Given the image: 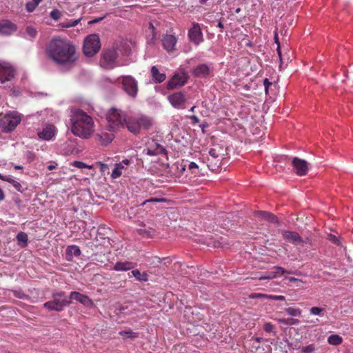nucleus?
<instances>
[{"instance_id": "f257e3e1", "label": "nucleus", "mask_w": 353, "mask_h": 353, "mask_svg": "<svg viewBox=\"0 0 353 353\" xmlns=\"http://www.w3.org/2000/svg\"><path fill=\"white\" fill-rule=\"evenodd\" d=\"M46 52L54 63L67 70L76 65L79 57L75 46L60 37L52 39L46 46Z\"/></svg>"}, {"instance_id": "f03ea898", "label": "nucleus", "mask_w": 353, "mask_h": 353, "mask_svg": "<svg viewBox=\"0 0 353 353\" xmlns=\"http://www.w3.org/2000/svg\"><path fill=\"white\" fill-rule=\"evenodd\" d=\"M131 52L130 46L127 41H117L113 45L104 49L101 54L99 65L105 70H112L120 66L118 63L119 54L123 56H128Z\"/></svg>"}, {"instance_id": "7ed1b4c3", "label": "nucleus", "mask_w": 353, "mask_h": 353, "mask_svg": "<svg viewBox=\"0 0 353 353\" xmlns=\"http://www.w3.org/2000/svg\"><path fill=\"white\" fill-rule=\"evenodd\" d=\"M70 126L74 135L88 139L93 133L94 125L92 118L86 112L80 109H72Z\"/></svg>"}, {"instance_id": "20e7f679", "label": "nucleus", "mask_w": 353, "mask_h": 353, "mask_svg": "<svg viewBox=\"0 0 353 353\" xmlns=\"http://www.w3.org/2000/svg\"><path fill=\"white\" fill-rule=\"evenodd\" d=\"M71 303L72 301L68 299L65 292L54 291L52 294V300L46 302L43 307L49 311L61 312Z\"/></svg>"}, {"instance_id": "39448f33", "label": "nucleus", "mask_w": 353, "mask_h": 353, "mask_svg": "<svg viewBox=\"0 0 353 353\" xmlns=\"http://www.w3.org/2000/svg\"><path fill=\"white\" fill-rule=\"evenodd\" d=\"M151 125V119L145 116H127L125 120V128L126 127L130 132L134 134H138L141 128L144 129H149Z\"/></svg>"}, {"instance_id": "423d86ee", "label": "nucleus", "mask_w": 353, "mask_h": 353, "mask_svg": "<svg viewBox=\"0 0 353 353\" xmlns=\"http://www.w3.org/2000/svg\"><path fill=\"white\" fill-rule=\"evenodd\" d=\"M106 117L108 128L110 130L116 131L125 128V120L127 115L123 113L121 110L116 108H111Z\"/></svg>"}, {"instance_id": "0eeeda50", "label": "nucleus", "mask_w": 353, "mask_h": 353, "mask_svg": "<svg viewBox=\"0 0 353 353\" xmlns=\"http://www.w3.org/2000/svg\"><path fill=\"white\" fill-rule=\"evenodd\" d=\"M100 48L101 43L97 34H90L85 39L83 51L85 56H94L99 51Z\"/></svg>"}, {"instance_id": "6e6552de", "label": "nucleus", "mask_w": 353, "mask_h": 353, "mask_svg": "<svg viewBox=\"0 0 353 353\" xmlns=\"http://www.w3.org/2000/svg\"><path fill=\"white\" fill-rule=\"evenodd\" d=\"M121 79L122 88L125 92L130 97L135 98L138 93V82L132 76H122L118 79Z\"/></svg>"}, {"instance_id": "1a4fd4ad", "label": "nucleus", "mask_w": 353, "mask_h": 353, "mask_svg": "<svg viewBox=\"0 0 353 353\" xmlns=\"http://www.w3.org/2000/svg\"><path fill=\"white\" fill-rule=\"evenodd\" d=\"M21 121V117L17 112L7 114L1 121L0 125L3 132L14 130Z\"/></svg>"}, {"instance_id": "9d476101", "label": "nucleus", "mask_w": 353, "mask_h": 353, "mask_svg": "<svg viewBox=\"0 0 353 353\" xmlns=\"http://www.w3.org/2000/svg\"><path fill=\"white\" fill-rule=\"evenodd\" d=\"M16 76L15 68L9 62L0 61V82L11 81Z\"/></svg>"}, {"instance_id": "9b49d317", "label": "nucleus", "mask_w": 353, "mask_h": 353, "mask_svg": "<svg viewBox=\"0 0 353 353\" xmlns=\"http://www.w3.org/2000/svg\"><path fill=\"white\" fill-rule=\"evenodd\" d=\"M188 37L189 40L196 46H199L203 41V33L198 23H193L192 27L188 30Z\"/></svg>"}, {"instance_id": "f8f14e48", "label": "nucleus", "mask_w": 353, "mask_h": 353, "mask_svg": "<svg viewBox=\"0 0 353 353\" xmlns=\"http://www.w3.org/2000/svg\"><path fill=\"white\" fill-rule=\"evenodd\" d=\"M147 148L144 150L146 154L150 156H155L161 154H166L164 147L159 143L157 139H152L147 143Z\"/></svg>"}, {"instance_id": "ddd939ff", "label": "nucleus", "mask_w": 353, "mask_h": 353, "mask_svg": "<svg viewBox=\"0 0 353 353\" xmlns=\"http://www.w3.org/2000/svg\"><path fill=\"white\" fill-rule=\"evenodd\" d=\"M188 76L185 74L174 75L167 83L168 90H174L184 85L188 81Z\"/></svg>"}, {"instance_id": "4468645a", "label": "nucleus", "mask_w": 353, "mask_h": 353, "mask_svg": "<svg viewBox=\"0 0 353 353\" xmlns=\"http://www.w3.org/2000/svg\"><path fill=\"white\" fill-rule=\"evenodd\" d=\"M292 165L295 173L299 176H304L308 172V163L306 161L294 157L292 159Z\"/></svg>"}, {"instance_id": "2eb2a0df", "label": "nucleus", "mask_w": 353, "mask_h": 353, "mask_svg": "<svg viewBox=\"0 0 353 353\" xmlns=\"http://www.w3.org/2000/svg\"><path fill=\"white\" fill-rule=\"evenodd\" d=\"M70 300H75L87 307H92L94 306L93 301L87 295L82 294L79 292L73 291L70 292Z\"/></svg>"}, {"instance_id": "dca6fc26", "label": "nucleus", "mask_w": 353, "mask_h": 353, "mask_svg": "<svg viewBox=\"0 0 353 353\" xmlns=\"http://www.w3.org/2000/svg\"><path fill=\"white\" fill-rule=\"evenodd\" d=\"M171 105L175 108H181L186 101V97L183 92H174L168 97Z\"/></svg>"}, {"instance_id": "f3484780", "label": "nucleus", "mask_w": 353, "mask_h": 353, "mask_svg": "<svg viewBox=\"0 0 353 353\" xmlns=\"http://www.w3.org/2000/svg\"><path fill=\"white\" fill-rule=\"evenodd\" d=\"M176 42L177 39L172 34H165L162 39L163 47L168 52L176 50Z\"/></svg>"}, {"instance_id": "a211bd4d", "label": "nucleus", "mask_w": 353, "mask_h": 353, "mask_svg": "<svg viewBox=\"0 0 353 353\" xmlns=\"http://www.w3.org/2000/svg\"><path fill=\"white\" fill-rule=\"evenodd\" d=\"M282 235L284 239L288 241V242L299 245L303 243V239L300 236L299 233L293 231H289V230H283L282 232Z\"/></svg>"}, {"instance_id": "6ab92c4d", "label": "nucleus", "mask_w": 353, "mask_h": 353, "mask_svg": "<svg viewBox=\"0 0 353 353\" xmlns=\"http://www.w3.org/2000/svg\"><path fill=\"white\" fill-rule=\"evenodd\" d=\"M17 30V26L9 20L0 21V33L10 35Z\"/></svg>"}, {"instance_id": "aec40b11", "label": "nucleus", "mask_w": 353, "mask_h": 353, "mask_svg": "<svg viewBox=\"0 0 353 353\" xmlns=\"http://www.w3.org/2000/svg\"><path fill=\"white\" fill-rule=\"evenodd\" d=\"M56 134V128L53 125H47L43 128L41 132L38 133V137L41 139L49 141L52 139Z\"/></svg>"}, {"instance_id": "412c9836", "label": "nucleus", "mask_w": 353, "mask_h": 353, "mask_svg": "<svg viewBox=\"0 0 353 353\" xmlns=\"http://www.w3.org/2000/svg\"><path fill=\"white\" fill-rule=\"evenodd\" d=\"M209 73L210 68L206 64L199 65L192 72L193 75L199 78H205L209 74Z\"/></svg>"}, {"instance_id": "4be33fe9", "label": "nucleus", "mask_w": 353, "mask_h": 353, "mask_svg": "<svg viewBox=\"0 0 353 353\" xmlns=\"http://www.w3.org/2000/svg\"><path fill=\"white\" fill-rule=\"evenodd\" d=\"M135 265V263L130 261H118L114 264L113 270L115 271H128L133 269Z\"/></svg>"}, {"instance_id": "5701e85b", "label": "nucleus", "mask_w": 353, "mask_h": 353, "mask_svg": "<svg viewBox=\"0 0 353 353\" xmlns=\"http://www.w3.org/2000/svg\"><path fill=\"white\" fill-rule=\"evenodd\" d=\"M66 259L70 261L73 256H79L81 254V250L79 246L75 245H69L65 250Z\"/></svg>"}, {"instance_id": "b1692460", "label": "nucleus", "mask_w": 353, "mask_h": 353, "mask_svg": "<svg viewBox=\"0 0 353 353\" xmlns=\"http://www.w3.org/2000/svg\"><path fill=\"white\" fill-rule=\"evenodd\" d=\"M151 74L152 79L155 83H161L165 79V74L161 73L157 66H152L151 68Z\"/></svg>"}, {"instance_id": "393cba45", "label": "nucleus", "mask_w": 353, "mask_h": 353, "mask_svg": "<svg viewBox=\"0 0 353 353\" xmlns=\"http://www.w3.org/2000/svg\"><path fill=\"white\" fill-rule=\"evenodd\" d=\"M137 232L143 237H152L155 231L150 227H147L145 224L142 225L141 228H138Z\"/></svg>"}, {"instance_id": "a878e982", "label": "nucleus", "mask_w": 353, "mask_h": 353, "mask_svg": "<svg viewBox=\"0 0 353 353\" xmlns=\"http://www.w3.org/2000/svg\"><path fill=\"white\" fill-rule=\"evenodd\" d=\"M258 214L261 219L267 220L270 223H278L279 222L277 217L270 212L266 211H259Z\"/></svg>"}, {"instance_id": "bb28decb", "label": "nucleus", "mask_w": 353, "mask_h": 353, "mask_svg": "<svg viewBox=\"0 0 353 353\" xmlns=\"http://www.w3.org/2000/svg\"><path fill=\"white\" fill-rule=\"evenodd\" d=\"M131 274L138 281L146 282L148 281V274L145 272H141L138 269H135L132 270Z\"/></svg>"}, {"instance_id": "cd10ccee", "label": "nucleus", "mask_w": 353, "mask_h": 353, "mask_svg": "<svg viewBox=\"0 0 353 353\" xmlns=\"http://www.w3.org/2000/svg\"><path fill=\"white\" fill-rule=\"evenodd\" d=\"M209 154L214 159L221 158L223 155V148L219 145H215L210 150Z\"/></svg>"}, {"instance_id": "c85d7f7f", "label": "nucleus", "mask_w": 353, "mask_h": 353, "mask_svg": "<svg viewBox=\"0 0 353 353\" xmlns=\"http://www.w3.org/2000/svg\"><path fill=\"white\" fill-rule=\"evenodd\" d=\"M43 1V0H32L28 1L25 6L27 12L30 13L32 12Z\"/></svg>"}, {"instance_id": "c756f323", "label": "nucleus", "mask_w": 353, "mask_h": 353, "mask_svg": "<svg viewBox=\"0 0 353 353\" xmlns=\"http://www.w3.org/2000/svg\"><path fill=\"white\" fill-rule=\"evenodd\" d=\"M124 168L123 165H122V163H117L115 165V167L114 170H112L111 176L113 179H117L122 174V170Z\"/></svg>"}, {"instance_id": "7c9ffc66", "label": "nucleus", "mask_w": 353, "mask_h": 353, "mask_svg": "<svg viewBox=\"0 0 353 353\" xmlns=\"http://www.w3.org/2000/svg\"><path fill=\"white\" fill-rule=\"evenodd\" d=\"M327 342L330 345H338L343 342V339L338 334H332L327 338Z\"/></svg>"}, {"instance_id": "2f4dec72", "label": "nucleus", "mask_w": 353, "mask_h": 353, "mask_svg": "<svg viewBox=\"0 0 353 353\" xmlns=\"http://www.w3.org/2000/svg\"><path fill=\"white\" fill-rule=\"evenodd\" d=\"M119 335L121 336L123 339H134L138 337V333L133 332L130 329L128 330L119 332Z\"/></svg>"}, {"instance_id": "473e14b6", "label": "nucleus", "mask_w": 353, "mask_h": 353, "mask_svg": "<svg viewBox=\"0 0 353 353\" xmlns=\"http://www.w3.org/2000/svg\"><path fill=\"white\" fill-rule=\"evenodd\" d=\"M17 240L19 245H20L21 247H25L27 245L28 240V235L23 232H20L17 235Z\"/></svg>"}, {"instance_id": "72a5a7b5", "label": "nucleus", "mask_w": 353, "mask_h": 353, "mask_svg": "<svg viewBox=\"0 0 353 353\" xmlns=\"http://www.w3.org/2000/svg\"><path fill=\"white\" fill-rule=\"evenodd\" d=\"M253 297H265L267 299L275 301H285V297L282 295H266L263 294H256Z\"/></svg>"}, {"instance_id": "f704fd0d", "label": "nucleus", "mask_w": 353, "mask_h": 353, "mask_svg": "<svg viewBox=\"0 0 353 353\" xmlns=\"http://www.w3.org/2000/svg\"><path fill=\"white\" fill-rule=\"evenodd\" d=\"M100 136V138L101 139L102 143L103 145H107L109 143H110L113 139H114V134H109L107 132L101 133Z\"/></svg>"}, {"instance_id": "c9c22d12", "label": "nucleus", "mask_w": 353, "mask_h": 353, "mask_svg": "<svg viewBox=\"0 0 353 353\" xmlns=\"http://www.w3.org/2000/svg\"><path fill=\"white\" fill-rule=\"evenodd\" d=\"M286 313L292 316H301V310L299 308L290 307L285 309Z\"/></svg>"}, {"instance_id": "e433bc0d", "label": "nucleus", "mask_w": 353, "mask_h": 353, "mask_svg": "<svg viewBox=\"0 0 353 353\" xmlns=\"http://www.w3.org/2000/svg\"><path fill=\"white\" fill-rule=\"evenodd\" d=\"M81 18H79V19H75V20H69L68 21L61 23L60 26L62 28H65L75 27L77 25L79 24V23L81 21Z\"/></svg>"}, {"instance_id": "4c0bfd02", "label": "nucleus", "mask_w": 353, "mask_h": 353, "mask_svg": "<svg viewBox=\"0 0 353 353\" xmlns=\"http://www.w3.org/2000/svg\"><path fill=\"white\" fill-rule=\"evenodd\" d=\"M273 271L272 273L275 274V278L283 275L284 274H290L291 272L285 270L284 268L279 267V266H274L273 267Z\"/></svg>"}, {"instance_id": "58836bf2", "label": "nucleus", "mask_w": 353, "mask_h": 353, "mask_svg": "<svg viewBox=\"0 0 353 353\" xmlns=\"http://www.w3.org/2000/svg\"><path fill=\"white\" fill-rule=\"evenodd\" d=\"M279 322L287 325H297L299 323V320L292 318H288V319H279Z\"/></svg>"}, {"instance_id": "ea45409f", "label": "nucleus", "mask_w": 353, "mask_h": 353, "mask_svg": "<svg viewBox=\"0 0 353 353\" xmlns=\"http://www.w3.org/2000/svg\"><path fill=\"white\" fill-rule=\"evenodd\" d=\"M324 310H325L321 307H312L310 309V314L314 315V316H323V312H324Z\"/></svg>"}, {"instance_id": "a19ab883", "label": "nucleus", "mask_w": 353, "mask_h": 353, "mask_svg": "<svg viewBox=\"0 0 353 353\" xmlns=\"http://www.w3.org/2000/svg\"><path fill=\"white\" fill-rule=\"evenodd\" d=\"M72 165L77 168H80V169H82V168H89V169H92L93 167L92 165H86L85 163H84L83 162H81V161H74Z\"/></svg>"}, {"instance_id": "79ce46f5", "label": "nucleus", "mask_w": 353, "mask_h": 353, "mask_svg": "<svg viewBox=\"0 0 353 353\" xmlns=\"http://www.w3.org/2000/svg\"><path fill=\"white\" fill-rule=\"evenodd\" d=\"M263 329L268 333H274V334H276V332H274V325L270 322L265 323L264 324Z\"/></svg>"}, {"instance_id": "37998d69", "label": "nucleus", "mask_w": 353, "mask_h": 353, "mask_svg": "<svg viewBox=\"0 0 353 353\" xmlns=\"http://www.w3.org/2000/svg\"><path fill=\"white\" fill-rule=\"evenodd\" d=\"M26 32L28 35L32 39L35 38L37 34V30L32 26H28L26 28Z\"/></svg>"}, {"instance_id": "c03bdc74", "label": "nucleus", "mask_w": 353, "mask_h": 353, "mask_svg": "<svg viewBox=\"0 0 353 353\" xmlns=\"http://www.w3.org/2000/svg\"><path fill=\"white\" fill-rule=\"evenodd\" d=\"M50 16L54 20L57 21L61 18V12L59 10L54 9L50 12Z\"/></svg>"}, {"instance_id": "a18cd8bd", "label": "nucleus", "mask_w": 353, "mask_h": 353, "mask_svg": "<svg viewBox=\"0 0 353 353\" xmlns=\"http://www.w3.org/2000/svg\"><path fill=\"white\" fill-rule=\"evenodd\" d=\"M188 169L192 171V173L194 174H198L199 173V169L198 165L194 162H190L188 165Z\"/></svg>"}, {"instance_id": "49530a36", "label": "nucleus", "mask_w": 353, "mask_h": 353, "mask_svg": "<svg viewBox=\"0 0 353 353\" xmlns=\"http://www.w3.org/2000/svg\"><path fill=\"white\" fill-rule=\"evenodd\" d=\"M275 278V274H274L272 273V271L270 272H265L264 273L263 275L260 276L259 277V280H265V279H274Z\"/></svg>"}, {"instance_id": "de8ad7c7", "label": "nucleus", "mask_w": 353, "mask_h": 353, "mask_svg": "<svg viewBox=\"0 0 353 353\" xmlns=\"http://www.w3.org/2000/svg\"><path fill=\"white\" fill-rule=\"evenodd\" d=\"M314 351V345H309L305 347H303L302 349V352L303 353H312Z\"/></svg>"}, {"instance_id": "09e8293b", "label": "nucleus", "mask_w": 353, "mask_h": 353, "mask_svg": "<svg viewBox=\"0 0 353 353\" xmlns=\"http://www.w3.org/2000/svg\"><path fill=\"white\" fill-rule=\"evenodd\" d=\"M12 185L15 188L16 190L20 192H23V188L19 182L14 180V181H12Z\"/></svg>"}, {"instance_id": "8fccbe9b", "label": "nucleus", "mask_w": 353, "mask_h": 353, "mask_svg": "<svg viewBox=\"0 0 353 353\" xmlns=\"http://www.w3.org/2000/svg\"><path fill=\"white\" fill-rule=\"evenodd\" d=\"M272 85V83L270 82L268 79L265 78L264 80H263V85L265 87V94H268V90H269V87L270 85Z\"/></svg>"}, {"instance_id": "3c124183", "label": "nucleus", "mask_w": 353, "mask_h": 353, "mask_svg": "<svg viewBox=\"0 0 353 353\" xmlns=\"http://www.w3.org/2000/svg\"><path fill=\"white\" fill-rule=\"evenodd\" d=\"M225 238L221 236L220 237V241H219L217 242V243L214 244V246L215 247H221V248H225L226 247V244L225 243Z\"/></svg>"}, {"instance_id": "603ef678", "label": "nucleus", "mask_w": 353, "mask_h": 353, "mask_svg": "<svg viewBox=\"0 0 353 353\" xmlns=\"http://www.w3.org/2000/svg\"><path fill=\"white\" fill-rule=\"evenodd\" d=\"M97 163L100 166V171H101V172L104 173V172H105L108 170V165H106L105 163H103L101 161H99Z\"/></svg>"}, {"instance_id": "864d4df0", "label": "nucleus", "mask_w": 353, "mask_h": 353, "mask_svg": "<svg viewBox=\"0 0 353 353\" xmlns=\"http://www.w3.org/2000/svg\"><path fill=\"white\" fill-rule=\"evenodd\" d=\"M329 239L333 242L335 244H339V241L337 239V237L334 235H332V234H330L329 235Z\"/></svg>"}, {"instance_id": "5fc2aeb1", "label": "nucleus", "mask_w": 353, "mask_h": 353, "mask_svg": "<svg viewBox=\"0 0 353 353\" xmlns=\"http://www.w3.org/2000/svg\"><path fill=\"white\" fill-rule=\"evenodd\" d=\"M3 181H7V182H8V183L12 184V181H14V179H13L12 177L10 176H4L3 179Z\"/></svg>"}, {"instance_id": "6e6d98bb", "label": "nucleus", "mask_w": 353, "mask_h": 353, "mask_svg": "<svg viewBox=\"0 0 353 353\" xmlns=\"http://www.w3.org/2000/svg\"><path fill=\"white\" fill-rule=\"evenodd\" d=\"M274 39H275V41L276 43H277V52L279 55V57H281V50H280V44L278 41V35L276 34L275 36H274Z\"/></svg>"}, {"instance_id": "4d7b16f0", "label": "nucleus", "mask_w": 353, "mask_h": 353, "mask_svg": "<svg viewBox=\"0 0 353 353\" xmlns=\"http://www.w3.org/2000/svg\"><path fill=\"white\" fill-rule=\"evenodd\" d=\"M190 119H191L193 123H198L200 121L199 119L195 115L191 116Z\"/></svg>"}, {"instance_id": "13d9d810", "label": "nucleus", "mask_w": 353, "mask_h": 353, "mask_svg": "<svg viewBox=\"0 0 353 353\" xmlns=\"http://www.w3.org/2000/svg\"><path fill=\"white\" fill-rule=\"evenodd\" d=\"M14 295L16 297L21 299L24 296V294L20 291H14Z\"/></svg>"}, {"instance_id": "bf43d9fd", "label": "nucleus", "mask_w": 353, "mask_h": 353, "mask_svg": "<svg viewBox=\"0 0 353 353\" xmlns=\"http://www.w3.org/2000/svg\"><path fill=\"white\" fill-rule=\"evenodd\" d=\"M57 167V163H54L53 164L49 165L48 166V170H52L55 169Z\"/></svg>"}, {"instance_id": "052dcab7", "label": "nucleus", "mask_w": 353, "mask_h": 353, "mask_svg": "<svg viewBox=\"0 0 353 353\" xmlns=\"http://www.w3.org/2000/svg\"><path fill=\"white\" fill-rule=\"evenodd\" d=\"M5 199V194L2 189L0 188V201H3Z\"/></svg>"}, {"instance_id": "680f3d73", "label": "nucleus", "mask_w": 353, "mask_h": 353, "mask_svg": "<svg viewBox=\"0 0 353 353\" xmlns=\"http://www.w3.org/2000/svg\"><path fill=\"white\" fill-rule=\"evenodd\" d=\"M122 165L124 164V165H129L130 163V161L128 159H125V160H123L122 161Z\"/></svg>"}, {"instance_id": "e2e57ef3", "label": "nucleus", "mask_w": 353, "mask_h": 353, "mask_svg": "<svg viewBox=\"0 0 353 353\" xmlns=\"http://www.w3.org/2000/svg\"><path fill=\"white\" fill-rule=\"evenodd\" d=\"M150 28H151L152 30V34H153V37L152 39L154 37V26H153V24L152 23H150Z\"/></svg>"}, {"instance_id": "0e129e2a", "label": "nucleus", "mask_w": 353, "mask_h": 353, "mask_svg": "<svg viewBox=\"0 0 353 353\" xmlns=\"http://www.w3.org/2000/svg\"><path fill=\"white\" fill-rule=\"evenodd\" d=\"M217 26L220 28H223V24L221 21H219Z\"/></svg>"}, {"instance_id": "69168bd1", "label": "nucleus", "mask_w": 353, "mask_h": 353, "mask_svg": "<svg viewBox=\"0 0 353 353\" xmlns=\"http://www.w3.org/2000/svg\"><path fill=\"white\" fill-rule=\"evenodd\" d=\"M289 280H290V281H291V282H292V281H298V279L294 278V277H290V278L289 279Z\"/></svg>"}, {"instance_id": "338daca9", "label": "nucleus", "mask_w": 353, "mask_h": 353, "mask_svg": "<svg viewBox=\"0 0 353 353\" xmlns=\"http://www.w3.org/2000/svg\"><path fill=\"white\" fill-rule=\"evenodd\" d=\"M15 169H17V170H22L23 169V166H21V165H16L14 167Z\"/></svg>"}, {"instance_id": "774afa93", "label": "nucleus", "mask_w": 353, "mask_h": 353, "mask_svg": "<svg viewBox=\"0 0 353 353\" xmlns=\"http://www.w3.org/2000/svg\"><path fill=\"white\" fill-rule=\"evenodd\" d=\"M208 0H199L201 4H205Z\"/></svg>"}]
</instances>
